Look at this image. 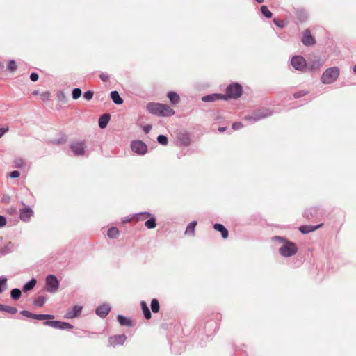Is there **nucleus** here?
Wrapping results in <instances>:
<instances>
[{"label": "nucleus", "instance_id": "obj_28", "mask_svg": "<svg viewBox=\"0 0 356 356\" xmlns=\"http://www.w3.org/2000/svg\"><path fill=\"white\" fill-rule=\"evenodd\" d=\"M151 309L153 312H158L159 310V303L156 299H153L151 302Z\"/></svg>", "mask_w": 356, "mask_h": 356}, {"label": "nucleus", "instance_id": "obj_11", "mask_svg": "<svg viewBox=\"0 0 356 356\" xmlns=\"http://www.w3.org/2000/svg\"><path fill=\"white\" fill-rule=\"evenodd\" d=\"M126 336L124 334L112 337L109 339V343L111 346L122 345L126 341Z\"/></svg>", "mask_w": 356, "mask_h": 356}, {"label": "nucleus", "instance_id": "obj_39", "mask_svg": "<svg viewBox=\"0 0 356 356\" xmlns=\"http://www.w3.org/2000/svg\"><path fill=\"white\" fill-rule=\"evenodd\" d=\"M143 312L146 319H149L151 318L152 315L148 307L145 308Z\"/></svg>", "mask_w": 356, "mask_h": 356}, {"label": "nucleus", "instance_id": "obj_48", "mask_svg": "<svg viewBox=\"0 0 356 356\" xmlns=\"http://www.w3.org/2000/svg\"><path fill=\"white\" fill-rule=\"evenodd\" d=\"M151 129H152V126L147 125V126L144 127L143 129H144V131L146 134H147V133H149Z\"/></svg>", "mask_w": 356, "mask_h": 356}, {"label": "nucleus", "instance_id": "obj_35", "mask_svg": "<svg viewBox=\"0 0 356 356\" xmlns=\"http://www.w3.org/2000/svg\"><path fill=\"white\" fill-rule=\"evenodd\" d=\"M81 89L79 88H74L73 90H72V98L74 99H77L78 98H79L81 95Z\"/></svg>", "mask_w": 356, "mask_h": 356}, {"label": "nucleus", "instance_id": "obj_52", "mask_svg": "<svg viewBox=\"0 0 356 356\" xmlns=\"http://www.w3.org/2000/svg\"><path fill=\"white\" fill-rule=\"evenodd\" d=\"M101 79L104 81H106L108 79V77L107 75H101Z\"/></svg>", "mask_w": 356, "mask_h": 356}, {"label": "nucleus", "instance_id": "obj_9", "mask_svg": "<svg viewBox=\"0 0 356 356\" xmlns=\"http://www.w3.org/2000/svg\"><path fill=\"white\" fill-rule=\"evenodd\" d=\"M21 314L26 317L37 319V320H45V319H53L54 316L51 314H35L29 312L26 310H23L21 312Z\"/></svg>", "mask_w": 356, "mask_h": 356}, {"label": "nucleus", "instance_id": "obj_33", "mask_svg": "<svg viewBox=\"0 0 356 356\" xmlns=\"http://www.w3.org/2000/svg\"><path fill=\"white\" fill-rule=\"evenodd\" d=\"M145 226L149 229H152L156 227V222L154 218H150L145 222Z\"/></svg>", "mask_w": 356, "mask_h": 356}, {"label": "nucleus", "instance_id": "obj_29", "mask_svg": "<svg viewBox=\"0 0 356 356\" xmlns=\"http://www.w3.org/2000/svg\"><path fill=\"white\" fill-rule=\"evenodd\" d=\"M10 296L13 299L17 300L21 296V291L19 289H14L11 291Z\"/></svg>", "mask_w": 356, "mask_h": 356}, {"label": "nucleus", "instance_id": "obj_56", "mask_svg": "<svg viewBox=\"0 0 356 356\" xmlns=\"http://www.w3.org/2000/svg\"><path fill=\"white\" fill-rule=\"evenodd\" d=\"M258 3H263L264 2V0H256Z\"/></svg>", "mask_w": 356, "mask_h": 356}, {"label": "nucleus", "instance_id": "obj_34", "mask_svg": "<svg viewBox=\"0 0 356 356\" xmlns=\"http://www.w3.org/2000/svg\"><path fill=\"white\" fill-rule=\"evenodd\" d=\"M8 69L10 72H15L17 70V65L15 60H10L8 64Z\"/></svg>", "mask_w": 356, "mask_h": 356}, {"label": "nucleus", "instance_id": "obj_18", "mask_svg": "<svg viewBox=\"0 0 356 356\" xmlns=\"http://www.w3.org/2000/svg\"><path fill=\"white\" fill-rule=\"evenodd\" d=\"M109 115H102L99 119V126L100 128L104 129L105 128L109 121Z\"/></svg>", "mask_w": 356, "mask_h": 356}, {"label": "nucleus", "instance_id": "obj_51", "mask_svg": "<svg viewBox=\"0 0 356 356\" xmlns=\"http://www.w3.org/2000/svg\"><path fill=\"white\" fill-rule=\"evenodd\" d=\"M140 307H141L142 310H143V309H145V308L147 307V305L145 302L142 301L140 302Z\"/></svg>", "mask_w": 356, "mask_h": 356}, {"label": "nucleus", "instance_id": "obj_27", "mask_svg": "<svg viewBox=\"0 0 356 356\" xmlns=\"http://www.w3.org/2000/svg\"><path fill=\"white\" fill-rule=\"evenodd\" d=\"M46 298L44 296H40L33 301V305L36 307H42L44 305Z\"/></svg>", "mask_w": 356, "mask_h": 356}, {"label": "nucleus", "instance_id": "obj_8", "mask_svg": "<svg viewBox=\"0 0 356 356\" xmlns=\"http://www.w3.org/2000/svg\"><path fill=\"white\" fill-rule=\"evenodd\" d=\"M291 63L296 70H302L307 66L305 58L300 56L293 57Z\"/></svg>", "mask_w": 356, "mask_h": 356}, {"label": "nucleus", "instance_id": "obj_24", "mask_svg": "<svg viewBox=\"0 0 356 356\" xmlns=\"http://www.w3.org/2000/svg\"><path fill=\"white\" fill-rule=\"evenodd\" d=\"M118 320L121 325H127V326L131 325L130 320H129L128 318H127L126 317H124L122 315L118 316Z\"/></svg>", "mask_w": 356, "mask_h": 356}, {"label": "nucleus", "instance_id": "obj_30", "mask_svg": "<svg viewBox=\"0 0 356 356\" xmlns=\"http://www.w3.org/2000/svg\"><path fill=\"white\" fill-rule=\"evenodd\" d=\"M261 13L267 18H270L272 17V13L268 10L267 6H262L261 8Z\"/></svg>", "mask_w": 356, "mask_h": 356}, {"label": "nucleus", "instance_id": "obj_19", "mask_svg": "<svg viewBox=\"0 0 356 356\" xmlns=\"http://www.w3.org/2000/svg\"><path fill=\"white\" fill-rule=\"evenodd\" d=\"M168 97L170 102L173 104H177L180 101L179 96L175 92H169L168 93Z\"/></svg>", "mask_w": 356, "mask_h": 356}, {"label": "nucleus", "instance_id": "obj_5", "mask_svg": "<svg viewBox=\"0 0 356 356\" xmlns=\"http://www.w3.org/2000/svg\"><path fill=\"white\" fill-rule=\"evenodd\" d=\"M47 291L49 293H54L59 286L58 279L52 275H49L46 278Z\"/></svg>", "mask_w": 356, "mask_h": 356}, {"label": "nucleus", "instance_id": "obj_15", "mask_svg": "<svg viewBox=\"0 0 356 356\" xmlns=\"http://www.w3.org/2000/svg\"><path fill=\"white\" fill-rule=\"evenodd\" d=\"M321 226V225H316V226H312V225H303V226L300 227L299 230H300L302 234H308V233H309V232H314V231L316 230V229H318Z\"/></svg>", "mask_w": 356, "mask_h": 356}, {"label": "nucleus", "instance_id": "obj_22", "mask_svg": "<svg viewBox=\"0 0 356 356\" xmlns=\"http://www.w3.org/2000/svg\"><path fill=\"white\" fill-rule=\"evenodd\" d=\"M62 322L58 321H45L44 325L50 326L56 329H60Z\"/></svg>", "mask_w": 356, "mask_h": 356}, {"label": "nucleus", "instance_id": "obj_21", "mask_svg": "<svg viewBox=\"0 0 356 356\" xmlns=\"http://www.w3.org/2000/svg\"><path fill=\"white\" fill-rule=\"evenodd\" d=\"M323 62L319 59L314 60L309 63V68L310 70H318L322 66Z\"/></svg>", "mask_w": 356, "mask_h": 356}, {"label": "nucleus", "instance_id": "obj_7", "mask_svg": "<svg viewBox=\"0 0 356 356\" xmlns=\"http://www.w3.org/2000/svg\"><path fill=\"white\" fill-rule=\"evenodd\" d=\"M70 148L76 156H83L86 150V145L83 142H74L71 144Z\"/></svg>", "mask_w": 356, "mask_h": 356}, {"label": "nucleus", "instance_id": "obj_40", "mask_svg": "<svg viewBox=\"0 0 356 356\" xmlns=\"http://www.w3.org/2000/svg\"><path fill=\"white\" fill-rule=\"evenodd\" d=\"M6 219L4 216H0V227H4L6 225Z\"/></svg>", "mask_w": 356, "mask_h": 356}, {"label": "nucleus", "instance_id": "obj_17", "mask_svg": "<svg viewBox=\"0 0 356 356\" xmlns=\"http://www.w3.org/2000/svg\"><path fill=\"white\" fill-rule=\"evenodd\" d=\"M111 98L115 104L120 105L123 103L122 99L117 91H112L111 92Z\"/></svg>", "mask_w": 356, "mask_h": 356}, {"label": "nucleus", "instance_id": "obj_46", "mask_svg": "<svg viewBox=\"0 0 356 356\" xmlns=\"http://www.w3.org/2000/svg\"><path fill=\"white\" fill-rule=\"evenodd\" d=\"M42 99L44 100H47L50 97V93L48 92H43L42 95H41Z\"/></svg>", "mask_w": 356, "mask_h": 356}, {"label": "nucleus", "instance_id": "obj_10", "mask_svg": "<svg viewBox=\"0 0 356 356\" xmlns=\"http://www.w3.org/2000/svg\"><path fill=\"white\" fill-rule=\"evenodd\" d=\"M82 307L79 305H75L72 309H69L64 316L66 319H72L78 317L82 311Z\"/></svg>", "mask_w": 356, "mask_h": 356}, {"label": "nucleus", "instance_id": "obj_42", "mask_svg": "<svg viewBox=\"0 0 356 356\" xmlns=\"http://www.w3.org/2000/svg\"><path fill=\"white\" fill-rule=\"evenodd\" d=\"M273 22H274L275 24L279 27H284L285 26V23L284 22L278 21L276 19H274Z\"/></svg>", "mask_w": 356, "mask_h": 356}, {"label": "nucleus", "instance_id": "obj_36", "mask_svg": "<svg viewBox=\"0 0 356 356\" xmlns=\"http://www.w3.org/2000/svg\"><path fill=\"white\" fill-rule=\"evenodd\" d=\"M158 142L163 145H165L168 144V138L164 135H159L157 138Z\"/></svg>", "mask_w": 356, "mask_h": 356}, {"label": "nucleus", "instance_id": "obj_25", "mask_svg": "<svg viewBox=\"0 0 356 356\" xmlns=\"http://www.w3.org/2000/svg\"><path fill=\"white\" fill-rule=\"evenodd\" d=\"M108 236L111 238H115L119 234V231L116 227H111L108 231Z\"/></svg>", "mask_w": 356, "mask_h": 356}, {"label": "nucleus", "instance_id": "obj_12", "mask_svg": "<svg viewBox=\"0 0 356 356\" xmlns=\"http://www.w3.org/2000/svg\"><path fill=\"white\" fill-rule=\"evenodd\" d=\"M33 214V212L31 209L24 208L20 211L19 217L22 221L27 222L30 220Z\"/></svg>", "mask_w": 356, "mask_h": 356}, {"label": "nucleus", "instance_id": "obj_43", "mask_svg": "<svg viewBox=\"0 0 356 356\" xmlns=\"http://www.w3.org/2000/svg\"><path fill=\"white\" fill-rule=\"evenodd\" d=\"M24 161L21 159H17L15 161V165L18 168L22 167L24 165Z\"/></svg>", "mask_w": 356, "mask_h": 356}, {"label": "nucleus", "instance_id": "obj_13", "mask_svg": "<svg viewBox=\"0 0 356 356\" xmlns=\"http://www.w3.org/2000/svg\"><path fill=\"white\" fill-rule=\"evenodd\" d=\"M111 310V307L108 305H102L96 309V314L99 316L105 317Z\"/></svg>", "mask_w": 356, "mask_h": 356}, {"label": "nucleus", "instance_id": "obj_37", "mask_svg": "<svg viewBox=\"0 0 356 356\" xmlns=\"http://www.w3.org/2000/svg\"><path fill=\"white\" fill-rule=\"evenodd\" d=\"M93 97V92L88 90L83 93V98L87 101H90Z\"/></svg>", "mask_w": 356, "mask_h": 356}, {"label": "nucleus", "instance_id": "obj_44", "mask_svg": "<svg viewBox=\"0 0 356 356\" xmlns=\"http://www.w3.org/2000/svg\"><path fill=\"white\" fill-rule=\"evenodd\" d=\"M19 171H17V170H15V171H13L11 172V173L10 174V176L11 178H17L19 177Z\"/></svg>", "mask_w": 356, "mask_h": 356}, {"label": "nucleus", "instance_id": "obj_6", "mask_svg": "<svg viewBox=\"0 0 356 356\" xmlns=\"http://www.w3.org/2000/svg\"><path fill=\"white\" fill-rule=\"evenodd\" d=\"M131 148L134 153L140 155H144L147 151L146 144L141 140L133 141L131 144Z\"/></svg>", "mask_w": 356, "mask_h": 356}, {"label": "nucleus", "instance_id": "obj_55", "mask_svg": "<svg viewBox=\"0 0 356 356\" xmlns=\"http://www.w3.org/2000/svg\"><path fill=\"white\" fill-rule=\"evenodd\" d=\"M353 72L356 74V65L353 68Z\"/></svg>", "mask_w": 356, "mask_h": 356}, {"label": "nucleus", "instance_id": "obj_53", "mask_svg": "<svg viewBox=\"0 0 356 356\" xmlns=\"http://www.w3.org/2000/svg\"><path fill=\"white\" fill-rule=\"evenodd\" d=\"M273 240L284 241L281 237L275 236L273 238Z\"/></svg>", "mask_w": 356, "mask_h": 356}, {"label": "nucleus", "instance_id": "obj_31", "mask_svg": "<svg viewBox=\"0 0 356 356\" xmlns=\"http://www.w3.org/2000/svg\"><path fill=\"white\" fill-rule=\"evenodd\" d=\"M1 311H4L10 314H15L17 313V309L14 307L3 305V309H1Z\"/></svg>", "mask_w": 356, "mask_h": 356}, {"label": "nucleus", "instance_id": "obj_32", "mask_svg": "<svg viewBox=\"0 0 356 356\" xmlns=\"http://www.w3.org/2000/svg\"><path fill=\"white\" fill-rule=\"evenodd\" d=\"M7 286V279L4 277H0V292L6 290Z\"/></svg>", "mask_w": 356, "mask_h": 356}, {"label": "nucleus", "instance_id": "obj_57", "mask_svg": "<svg viewBox=\"0 0 356 356\" xmlns=\"http://www.w3.org/2000/svg\"><path fill=\"white\" fill-rule=\"evenodd\" d=\"M1 309H3V305L0 304V311H1Z\"/></svg>", "mask_w": 356, "mask_h": 356}, {"label": "nucleus", "instance_id": "obj_41", "mask_svg": "<svg viewBox=\"0 0 356 356\" xmlns=\"http://www.w3.org/2000/svg\"><path fill=\"white\" fill-rule=\"evenodd\" d=\"M242 127H243V125L241 122H234L232 124V128L234 130H238V129H241Z\"/></svg>", "mask_w": 356, "mask_h": 356}, {"label": "nucleus", "instance_id": "obj_47", "mask_svg": "<svg viewBox=\"0 0 356 356\" xmlns=\"http://www.w3.org/2000/svg\"><path fill=\"white\" fill-rule=\"evenodd\" d=\"M305 95V92H298L295 93L294 97L296 98H298V97H302V96H303Z\"/></svg>", "mask_w": 356, "mask_h": 356}, {"label": "nucleus", "instance_id": "obj_20", "mask_svg": "<svg viewBox=\"0 0 356 356\" xmlns=\"http://www.w3.org/2000/svg\"><path fill=\"white\" fill-rule=\"evenodd\" d=\"M222 95L214 94L204 96L202 98V100L205 102H214L217 99H222Z\"/></svg>", "mask_w": 356, "mask_h": 356}, {"label": "nucleus", "instance_id": "obj_16", "mask_svg": "<svg viewBox=\"0 0 356 356\" xmlns=\"http://www.w3.org/2000/svg\"><path fill=\"white\" fill-rule=\"evenodd\" d=\"M213 228L221 233L222 237L224 239L228 237V231L222 225L216 223L214 225Z\"/></svg>", "mask_w": 356, "mask_h": 356}, {"label": "nucleus", "instance_id": "obj_2", "mask_svg": "<svg viewBox=\"0 0 356 356\" xmlns=\"http://www.w3.org/2000/svg\"><path fill=\"white\" fill-rule=\"evenodd\" d=\"M339 75V69L332 67L327 69L322 74L321 81L324 84H330L334 82Z\"/></svg>", "mask_w": 356, "mask_h": 356}, {"label": "nucleus", "instance_id": "obj_50", "mask_svg": "<svg viewBox=\"0 0 356 356\" xmlns=\"http://www.w3.org/2000/svg\"><path fill=\"white\" fill-rule=\"evenodd\" d=\"M266 116H267V115H259V116L257 115L255 117H252L251 118H252L254 120H259V119H261L262 118H264Z\"/></svg>", "mask_w": 356, "mask_h": 356}, {"label": "nucleus", "instance_id": "obj_54", "mask_svg": "<svg viewBox=\"0 0 356 356\" xmlns=\"http://www.w3.org/2000/svg\"><path fill=\"white\" fill-rule=\"evenodd\" d=\"M225 130V127H220L219 128V131L222 132Z\"/></svg>", "mask_w": 356, "mask_h": 356}, {"label": "nucleus", "instance_id": "obj_38", "mask_svg": "<svg viewBox=\"0 0 356 356\" xmlns=\"http://www.w3.org/2000/svg\"><path fill=\"white\" fill-rule=\"evenodd\" d=\"M72 327L73 326L69 323L62 322L60 330H70L72 329Z\"/></svg>", "mask_w": 356, "mask_h": 356}, {"label": "nucleus", "instance_id": "obj_45", "mask_svg": "<svg viewBox=\"0 0 356 356\" xmlns=\"http://www.w3.org/2000/svg\"><path fill=\"white\" fill-rule=\"evenodd\" d=\"M30 79L32 81H36L38 79V74L33 72L31 74Z\"/></svg>", "mask_w": 356, "mask_h": 356}, {"label": "nucleus", "instance_id": "obj_1", "mask_svg": "<svg viewBox=\"0 0 356 356\" xmlns=\"http://www.w3.org/2000/svg\"><path fill=\"white\" fill-rule=\"evenodd\" d=\"M147 110L158 116L168 117L175 114L174 110L169 106L160 103L151 102L147 104Z\"/></svg>", "mask_w": 356, "mask_h": 356}, {"label": "nucleus", "instance_id": "obj_14", "mask_svg": "<svg viewBox=\"0 0 356 356\" xmlns=\"http://www.w3.org/2000/svg\"><path fill=\"white\" fill-rule=\"evenodd\" d=\"M302 42L305 45H307V46L312 45L315 43V40L313 38V37L312 36L309 31L306 30L304 32Z\"/></svg>", "mask_w": 356, "mask_h": 356}, {"label": "nucleus", "instance_id": "obj_3", "mask_svg": "<svg viewBox=\"0 0 356 356\" xmlns=\"http://www.w3.org/2000/svg\"><path fill=\"white\" fill-rule=\"evenodd\" d=\"M297 247L295 243L284 241V243L279 249L280 254L285 257H291L297 252Z\"/></svg>", "mask_w": 356, "mask_h": 356}, {"label": "nucleus", "instance_id": "obj_26", "mask_svg": "<svg viewBox=\"0 0 356 356\" xmlns=\"http://www.w3.org/2000/svg\"><path fill=\"white\" fill-rule=\"evenodd\" d=\"M197 225L196 221L191 222L186 227V229L185 231V234H192L194 233L195 227Z\"/></svg>", "mask_w": 356, "mask_h": 356}, {"label": "nucleus", "instance_id": "obj_4", "mask_svg": "<svg viewBox=\"0 0 356 356\" xmlns=\"http://www.w3.org/2000/svg\"><path fill=\"white\" fill-rule=\"evenodd\" d=\"M241 86L238 83L230 84L227 88V95L229 98H238L241 95Z\"/></svg>", "mask_w": 356, "mask_h": 356}, {"label": "nucleus", "instance_id": "obj_49", "mask_svg": "<svg viewBox=\"0 0 356 356\" xmlns=\"http://www.w3.org/2000/svg\"><path fill=\"white\" fill-rule=\"evenodd\" d=\"M8 131L7 128H0V138Z\"/></svg>", "mask_w": 356, "mask_h": 356}, {"label": "nucleus", "instance_id": "obj_23", "mask_svg": "<svg viewBox=\"0 0 356 356\" xmlns=\"http://www.w3.org/2000/svg\"><path fill=\"white\" fill-rule=\"evenodd\" d=\"M36 284V280L32 279L29 282H28L26 284H24L23 287V290L24 291H29L32 289Z\"/></svg>", "mask_w": 356, "mask_h": 356}]
</instances>
